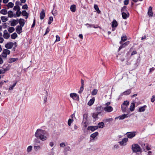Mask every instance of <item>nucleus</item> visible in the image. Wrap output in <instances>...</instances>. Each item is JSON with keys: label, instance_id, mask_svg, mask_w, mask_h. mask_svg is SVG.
Returning a JSON list of instances; mask_svg holds the SVG:
<instances>
[{"label": "nucleus", "instance_id": "obj_48", "mask_svg": "<svg viewBox=\"0 0 155 155\" xmlns=\"http://www.w3.org/2000/svg\"><path fill=\"white\" fill-rule=\"evenodd\" d=\"M98 113H94L92 114V117L94 119L97 118Z\"/></svg>", "mask_w": 155, "mask_h": 155}, {"label": "nucleus", "instance_id": "obj_50", "mask_svg": "<svg viewBox=\"0 0 155 155\" xmlns=\"http://www.w3.org/2000/svg\"><path fill=\"white\" fill-rule=\"evenodd\" d=\"M155 101V96L153 95L151 97L150 99V101H151L153 103V102Z\"/></svg>", "mask_w": 155, "mask_h": 155}, {"label": "nucleus", "instance_id": "obj_10", "mask_svg": "<svg viewBox=\"0 0 155 155\" xmlns=\"http://www.w3.org/2000/svg\"><path fill=\"white\" fill-rule=\"evenodd\" d=\"M70 96L73 99L75 100H79V96L76 93H71L70 94Z\"/></svg>", "mask_w": 155, "mask_h": 155}, {"label": "nucleus", "instance_id": "obj_5", "mask_svg": "<svg viewBox=\"0 0 155 155\" xmlns=\"http://www.w3.org/2000/svg\"><path fill=\"white\" fill-rule=\"evenodd\" d=\"M10 53V51L9 50L7 49H5L3 50L1 56L3 58H6L7 56V55L9 54Z\"/></svg>", "mask_w": 155, "mask_h": 155}, {"label": "nucleus", "instance_id": "obj_23", "mask_svg": "<svg viewBox=\"0 0 155 155\" xmlns=\"http://www.w3.org/2000/svg\"><path fill=\"white\" fill-rule=\"evenodd\" d=\"M34 148L35 151H38L42 149L40 145H35L34 147Z\"/></svg>", "mask_w": 155, "mask_h": 155}, {"label": "nucleus", "instance_id": "obj_52", "mask_svg": "<svg viewBox=\"0 0 155 155\" xmlns=\"http://www.w3.org/2000/svg\"><path fill=\"white\" fill-rule=\"evenodd\" d=\"M56 40L55 41V42L59 41H60V37L58 35H56Z\"/></svg>", "mask_w": 155, "mask_h": 155}, {"label": "nucleus", "instance_id": "obj_2", "mask_svg": "<svg viewBox=\"0 0 155 155\" xmlns=\"http://www.w3.org/2000/svg\"><path fill=\"white\" fill-rule=\"evenodd\" d=\"M131 149L134 153H138L141 152L142 150L140 146L137 143H134L131 146Z\"/></svg>", "mask_w": 155, "mask_h": 155}, {"label": "nucleus", "instance_id": "obj_11", "mask_svg": "<svg viewBox=\"0 0 155 155\" xmlns=\"http://www.w3.org/2000/svg\"><path fill=\"white\" fill-rule=\"evenodd\" d=\"M13 43L12 42L7 43L5 45V47L7 49H10L12 48L13 45Z\"/></svg>", "mask_w": 155, "mask_h": 155}, {"label": "nucleus", "instance_id": "obj_13", "mask_svg": "<svg viewBox=\"0 0 155 155\" xmlns=\"http://www.w3.org/2000/svg\"><path fill=\"white\" fill-rule=\"evenodd\" d=\"M23 27L18 25L17 26L16 30L18 34H20L22 32V28Z\"/></svg>", "mask_w": 155, "mask_h": 155}, {"label": "nucleus", "instance_id": "obj_35", "mask_svg": "<svg viewBox=\"0 0 155 155\" xmlns=\"http://www.w3.org/2000/svg\"><path fill=\"white\" fill-rule=\"evenodd\" d=\"M94 7L95 10L97 11L98 13H100L101 11L100 10L98 6L97 5H94Z\"/></svg>", "mask_w": 155, "mask_h": 155}, {"label": "nucleus", "instance_id": "obj_33", "mask_svg": "<svg viewBox=\"0 0 155 155\" xmlns=\"http://www.w3.org/2000/svg\"><path fill=\"white\" fill-rule=\"evenodd\" d=\"M18 60V58H10L9 59V63H12L13 62H15Z\"/></svg>", "mask_w": 155, "mask_h": 155}, {"label": "nucleus", "instance_id": "obj_7", "mask_svg": "<svg viewBox=\"0 0 155 155\" xmlns=\"http://www.w3.org/2000/svg\"><path fill=\"white\" fill-rule=\"evenodd\" d=\"M128 141V138L125 137L123 138L122 141H119V143L121 146H125L127 144V142Z\"/></svg>", "mask_w": 155, "mask_h": 155}, {"label": "nucleus", "instance_id": "obj_9", "mask_svg": "<svg viewBox=\"0 0 155 155\" xmlns=\"http://www.w3.org/2000/svg\"><path fill=\"white\" fill-rule=\"evenodd\" d=\"M3 36V38L6 39H8L10 37V34L8 33V31L6 30H5L4 31Z\"/></svg>", "mask_w": 155, "mask_h": 155}, {"label": "nucleus", "instance_id": "obj_34", "mask_svg": "<svg viewBox=\"0 0 155 155\" xmlns=\"http://www.w3.org/2000/svg\"><path fill=\"white\" fill-rule=\"evenodd\" d=\"M15 30V28L12 27H9L8 29V31L10 33H12Z\"/></svg>", "mask_w": 155, "mask_h": 155}, {"label": "nucleus", "instance_id": "obj_27", "mask_svg": "<svg viewBox=\"0 0 155 155\" xmlns=\"http://www.w3.org/2000/svg\"><path fill=\"white\" fill-rule=\"evenodd\" d=\"M76 6L75 5H72L70 7L71 11L73 12H74L76 11Z\"/></svg>", "mask_w": 155, "mask_h": 155}, {"label": "nucleus", "instance_id": "obj_4", "mask_svg": "<svg viewBox=\"0 0 155 155\" xmlns=\"http://www.w3.org/2000/svg\"><path fill=\"white\" fill-rule=\"evenodd\" d=\"M87 116L86 114L83 115V120L82 122V124L85 128H86L88 125V123L87 120Z\"/></svg>", "mask_w": 155, "mask_h": 155}, {"label": "nucleus", "instance_id": "obj_24", "mask_svg": "<svg viewBox=\"0 0 155 155\" xmlns=\"http://www.w3.org/2000/svg\"><path fill=\"white\" fill-rule=\"evenodd\" d=\"M45 11L42 10L40 14V18L41 19H43L45 17Z\"/></svg>", "mask_w": 155, "mask_h": 155}, {"label": "nucleus", "instance_id": "obj_17", "mask_svg": "<svg viewBox=\"0 0 155 155\" xmlns=\"http://www.w3.org/2000/svg\"><path fill=\"white\" fill-rule=\"evenodd\" d=\"M147 107V106L146 105L141 107L139 108L138 111L139 112H144L145 110Z\"/></svg>", "mask_w": 155, "mask_h": 155}, {"label": "nucleus", "instance_id": "obj_39", "mask_svg": "<svg viewBox=\"0 0 155 155\" xmlns=\"http://www.w3.org/2000/svg\"><path fill=\"white\" fill-rule=\"evenodd\" d=\"M1 18L2 21L3 22H5L8 20L7 17L5 16H2Z\"/></svg>", "mask_w": 155, "mask_h": 155}, {"label": "nucleus", "instance_id": "obj_37", "mask_svg": "<svg viewBox=\"0 0 155 155\" xmlns=\"http://www.w3.org/2000/svg\"><path fill=\"white\" fill-rule=\"evenodd\" d=\"M8 15L9 17L11 18L14 16V14L12 11H9L8 12Z\"/></svg>", "mask_w": 155, "mask_h": 155}, {"label": "nucleus", "instance_id": "obj_36", "mask_svg": "<svg viewBox=\"0 0 155 155\" xmlns=\"http://www.w3.org/2000/svg\"><path fill=\"white\" fill-rule=\"evenodd\" d=\"M14 5V4L12 2H9L7 5V6L8 7V8H12Z\"/></svg>", "mask_w": 155, "mask_h": 155}, {"label": "nucleus", "instance_id": "obj_60", "mask_svg": "<svg viewBox=\"0 0 155 155\" xmlns=\"http://www.w3.org/2000/svg\"><path fill=\"white\" fill-rule=\"evenodd\" d=\"M110 102H108L105 104V106H110Z\"/></svg>", "mask_w": 155, "mask_h": 155}, {"label": "nucleus", "instance_id": "obj_28", "mask_svg": "<svg viewBox=\"0 0 155 155\" xmlns=\"http://www.w3.org/2000/svg\"><path fill=\"white\" fill-rule=\"evenodd\" d=\"M135 105L134 103H132L130 106V110L131 111H133L134 110V108H135Z\"/></svg>", "mask_w": 155, "mask_h": 155}, {"label": "nucleus", "instance_id": "obj_12", "mask_svg": "<svg viewBox=\"0 0 155 155\" xmlns=\"http://www.w3.org/2000/svg\"><path fill=\"white\" fill-rule=\"evenodd\" d=\"M111 24L113 28H116L118 25V23L116 20H114Z\"/></svg>", "mask_w": 155, "mask_h": 155}, {"label": "nucleus", "instance_id": "obj_38", "mask_svg": "<svg viewBox=\"0 0 155 155\" xmlns=\"http://www.w3.org/2000/svg\"><path fill=\"white\" fill-rule=\"evenodd\" d=\"M127 7L126 6H124L121 9V12L122 13L124 12H128L126 9Z\"/></svg>", "mask_w": 155, "mask_h": 155}, {"label": "nucleus", "instance_id": "obj_56", "mask_svg": "<svg viewBox=\"0 0 155 155\" xmlns=\"http://www.w3.org/2000/svg\"><path fill=\"white\" fill-rule=\"evenodd\" d=\"M28 6L26 4H25L22 6V8L23 9H27L28 8Z\"/></svg>", "mask_w": 155, "mask_h": 155}, {"label": "nucleus", "instance_id": "obj_42", "mask_svg": "<svg viewBox=\"0 0 155 155\" xmlns=\"http://www.w3.org/2000/svg\"><path fill=\"white\" fill-rule=\"evenodd\" d=\"M32 149V146L30 145L27 148V152L29 153L31 152Z\"/></svg>", "mask_w": 155, "mask_h": 155}, {"label": "nucleus", "instance_id": "obj_19", "mask_svg": "<svg viewBox=\"0 0 155 155\" xmlns=\"http://www.w3.org/2000/svg\"><path fill=\"white\" fill-rule=\"evenodd\" d=\"M127 39V38L126 35H123L121 37V40L120 42V44H122V42H124L126 41Z\"/></svg>", "mask_w": 155, "mask_h": 155}, {"label": "nucleus", "instance_id": "obj_22", "mask_svg": "<svg viewBox=\"0 0 155 155\" xmlns=\"http://www.w3.org/2000/svg\"><path fill=\"white\" fill-rule=\"evenodd\" d=\"M95 101V98L94 97L92 98L87 103V104L89 106H91L94 103Z\"/></svg>", "mask_w": 155, "mask_h": 155}, {"label": "nucleus", "instance_id": "obj_40", "mask_svg": "<svg viewBox=\"0 0 155 155\" xmlns=\"http://www.w3.org/2000/svg\"><path fill=\"white\" fill-rule=\"evenodd\" d=\"M17 24V21L16 20H13L12 21L11 23V25L12 26H15Z\"/></svg>", "mask_w": 155, "mask_h": 155}, {"label": "nucleus", "instance_id": "obj_14", "mask_svg": "<svg viewBox=\"0 0 155 155\" xmlns=\"http://www.w3.org/2000/svg\"><path fill=\"white\" fill-rule=\"evenodd\" d=\"M98 129V127L96 126H90L88 127V130H91L92 131H94Z\"/></svg>", "mask_w": 155, "mask_h": 155}, {"label": "nucleus", "instance_id": "obj_20", "mask_svg": "<svg viewBox=\"0 0 155 155\" xmlns=\"http://www.w3.org/2000/svg\"><path fill=\"white\" fill-rule=\"evenodd\" d=\"M131 92V91L130 90L128 89L126 91L120 94V96H122L123 95H127L129 94Z\"/></svg>", "mask_w": 155, "mask_h": 155}, {"label": "nucleus", "instance_id": "obj_63", "mask_svg": "<svg viewBox=\"0 0 155 155\" xmlns=\"http://www.w3.org/2000/svg\"><path fill=\"white\" fill-rule=\"evenodd\" d=\"M2 56H0V64H2L3 62V60L1 58Z\"/></svg>", "mask_w": 155, "mask_h": 155}, {"label": "nucleus", "instance_id": "obj_49", "mask_svg": "<svg viewBox=\"0 0 155 155\" xmlns=\"http://www.w3.org/2000/svg\"><path fill=\"white\" fill-rule=\"evenodd\" d=\"M16 84V82L14 83V84L12 86H10L9 87V89L10 90H13V88L15 87Z\"/></svg>", "mask_w": 155, "mask_h": 155}, {"label": "nucleus", "instance_id": "obj_3", "mask_svg": "<svg viewBox=\"0 0 155 155\" xmlns=\"http://www.w3.org/2000/svg\"><path fill=\"white\" fill-rule=\"evenodd\" d=\"M129 102L127 101H124L121 105V110L123 112H127L128 106L129 104Z\"/></svg>", "mask_w": 155, "mask_h": 155}, {"label": "nucleus", "instance_id": "obj_26", "mask_svg": "<svg viewBox=\"0 0 155 155\" xmlns=\"http://www.w3.org/2000/svg\"><path fill=\"white\" fill-rule=\"evenodd\" d=\"M19 23L20 25L22 27H23L25 24V20L23 19H20L19 20Z\"/></svg>", "mask_w": 155, "mask_h": 155}, {"label": "nucleus", "instance_id": "obj_1", "mask_svg": "<svg viewBox=\"0 0 155 155\" xmlns=\"http://www.w3.org/2000/svg\"><path fill=\"white\" fill-rule=\"evenodd\" d=\"M35 136L42 141H46L48 138V134L46 131L41 129H38L36 130Z\"/></svg>", "mask_w": 155, "mask_h": 155}, {"label": "nucleus", "instance_id": "obj_15", "mask_svg": "<svg viewBox=\"0 0 155 155\" xmlns=\"http://www.w3.org/2000/svg\"><path fill=\"white\" fill-rule=\"evenodd\" d=\"M122 15L124 19H126L128 18L129 16V14L128 12H124L122 13Z\"/></svg>", "mask_w": 155, "mask_h": 155}, {"label": "nucleus", "instance_id": "obj_31", "mask_svg": "<svg viewBox=\"0 0 155 155\" xmlns=\"http://www.w3.org/2000/svg\"><path fill=\"white\" fill-rule=\"evenodd\" d=\"M98 92V90L96 89H94L92 91L91 94L92 95H96Z\"/></svg>", "mask_w": 155, "mask_h": 155}, {"label": "nucleus", "instance_id": "obj_58", "mask_svg": "<svg viewBox=\"0 0 155 155\" xmlns=\"http://www.w3.org/2000/svg\"><path fill=\"white\" fill-rule=\"evenodd\" d=\"M85 25L87 26V27H91V26H92L93 25L92 24H90L87 23L85 24Z\"/></svg>", "mask_w": 155, "mask_h": 155}, {"label": "nucleus", "instance_id": "obj_25", "mask_svg": "<svg viewBox=\"0 0 155 155\" xmlns=\"http://www.w3.org/2000/svg\"><path fill=\"white\" fill-rule=\"evenodd\" d=\"M11 67V65H8L6 67V68L2 69L1 70L2 71L3 73L4 74L5 72L9 70L10 69Z\"/></svg>", "mask_w": 155, "mask_h": 155}, {"label": "nucleus", "instance_id": "obj_45", "mask_svg": "<svg viewBox=\"0 0 155 155\" xmlns=\"http://www.w3.org/2000/svg\"><path fill=\"white\" fill-rule=\"evenodd\" d=\"M74 120L73 119H69L68 121V125L70 126L71 125V124L72 122H73Z\"/></svg>", "mask_w": 155, "mask_h": 155}, {"label": "nucleus", "instance_id": "obj_61", "mask_svg": "<svg viewBox=\"0 0 155 155\" xmlns=\"http://www.w3.org/2000/svg\"><path fill=\"white\" fill-rule=\"evenodd\" d=\"M4 41V39L3 38L0 37V43H2Z\"/></svg>", "mask_w": 155, "mask_h": 155}, {"label": "nucleus", "instance_id": "obj_62", "mask_svg": "<svg viewBox=\"0 0 155 155\" xmlns=\"http://www.w3.org/2000/svg\"><path fill=\"white\" fill-rule=\"evenodd\" d=\"M54 143L53 142H51L49 143V145L51 147H52L54 145Z\"/></svg>", "mask_w": 155, "mask_h": 155}, {"label": "nucleus", "instance_id": "obj_16", "mask_svg": "<svg viewBox=\"0 0 155 155\" xmlns=\"http://www.w3.org/2000/svg\"><path fill=\"white\" fill-rule=\"evenodd\" d=\"M130 43V41H127L126 42L124 43H123L122 44H121L122 45L120 46L119 48V50H121L122 48H124L126 46H127Z\"/></svg>", "mask_w": 155, "mask_h": 155}, {"label": "nucleus", "instance_id": "obj_57", "mask_svg": "<svg viewBox=\"0 0 155 155\" xmlns=\"http://www.w3.org/2000/svg\"><path fill=\"white\" fill-rule=\"evenodd\" d=\"M50 31V29L49 28H48L46 30L45 33L44 34V35H45L47 34Z\"/></svg>", "mask_w": 155, "mask_h": 155}, {"label": "nucleus", "instance_id": "obj_54", "mask_svg": "<svg viewBox=\"0 0 155 155\" xmlns=\"http://www.w3.org/2000/svg\"><path fill=\"white\" fill-rule=\"evenodd\" d=\"M60 145L61 147H64L66 146V144L64 143H62L60 144Z\"/></svg>", "mask_w": 155, "mask_h": 155}, {"label": "nucleus", "instance_id": "obj_46", "mask_svg": "<svg viewBox=\"0 0 155 155\" xmlns=\"http://www.w3.org/2000/svg\"><path fill=\"white\" fill-rule=\"evenodd\" d=\"M53 17H50L49 18V21L48 24L50 25L52 22L53 21Z\"/></svg>", "mask_w": 155, "mask_h": 155}, {"label": "nucleus", "instance_id": "obj_32", "mask_svg": "<svg viewBox=\"0 0 155 155\" xmlns=\"http://www.w3.org/2000/svg\"><path fill=\"white\" fill-rule=\"evenodd\" d=\"M98 128H103L104 127V124L103 122H101L98 123Z\"/></svg>", "mask_w": 155, "mask_h": 155}, {"label": "nucleus", "instance_id": "obj_6", "mask_svg": "<svg viewBox=\"0 0 155 155\" xmlns=\"http://www.w3.org/2000/svg\"><path fill=\"white\" fill-rule=\"evenodd\" d=\"M104 110L106 113H110L113 110V108L112 106H104Z\"/></svg>", "mask_w": 155, "mask_h": 155}, {"label": "nucleus", "instance_id": "obj_59", "mask_svg": "<svg viewBox=\"0 0 155 155\" xmlns=\"http://www.w3.org/2000/svg\"><path fill=\"white\" fill-rule=\"evenodd\" d=\"M4 74L2 71L1 69H0V79H1L2 78L4 75H2V76L1 75V74Z\"/></svg>", "mask_w": 155, "mask_h": 155}, {"label": "nucleus", "instance_id": "obj_47", "mask_svg": "<svg viewBox=\"0 0 155 155\" xmlns=\"http://www.w3.org/2000/svg\"><path fill=\"white\" fill-rule=\"evenodd\" d=\"M21 13V11H20V10H18L16 12V16L17 17L20 16Z\"/></svg>", "mask_w": 155, "mask_h": 155}, {"label": "nucleus", "instance_id": "obj_21", "mask_svg": "<svg viewBox=\"0 0 155 155\" xmlns=\"http://www.w3.org/2000/svg\"><path fill=\"white\" fill-rule=\"evenodd\" d=\"M127 115L125 114H123L122 115L118 117H117L115 118V119L117 120L118 119H119V120H123L126 117Z\"/></svg>", "mask_w": 155, "mask_h": 155}, {"label": "nucleus", "instance_id": "obj_8", "mask_svg": "<svg viewBox=\"0 0 155 155\" xmlns=\"http://www.w3.org/2000/svg\"><path fill=\"white\" fill-rule=\"evenodd\" d=\"M136 133L135 132H128L127 133L126 135L128 138L131 139L135 136Z\"/></svg>", "mask_w": 155, "mask_h": 155}, {"label": "nucleus", "instance_id": "obj_44", "mask_svg": "<svg viewBox=\"0 0 155 155\" xmlns=\"http://www.w3.org/2000/svg\"><path fill=\"white\" fill-rule=\"evenodd\" d=\"M1 14L3 15H6L7 13V12L5 9H2L0 11Z\"/></svg>", "mask_w": 155, "mask_h": 155}, {"label": "nucleus", "instance_id": "obj_29", "mask_svg": "<svg viewBox=\"0 0 155 155\" xmlns=\"http://www.w3.org/2000/svg\"><path fill=\"white\" fill-rule=\"evenodd\" d=\"M11 38L12 39H15L18 37V35L16 33H14L11 35Z\"/></svg>", "mask_w": 155, "mask_h": 155}, {"label": "nucleus", "instance_id": "obj_55", "mask_svg": "<svg viewBox=\"0 0 155 155\" xmlns=\"http://www.w3.org/2000/svg\"><path fill=\"white\" fill-rule=\"evenodd\" d=\"M129 0H125L124 1V4L125 5H127L129 3Z\"/></svg>", "mask_w": 155, "mask_h": 155}, {"label": "nucleus", "instance_id": "obj_43", "mask_svg": "<svg viewBox=\"0 0 155 155\" xmlns=\"http://www.w3.org/2000/svg\"><path fill=\"white\" fill-rule=\"evenodd\" d=\"M21 14L24 16H26L27 18L28 17V14L26 11H23L21 12Z\"/></svg>", "mask_w": 155, "mask_h": 155}, {"label": "nucleus", "instance_id": "obj_51", "mask_svg": "<svg viewBox=\"0 0 155 155\" xmlns=\"http://www.w3.org/2000/svg\"><path fill=\"white\" fill-rule=\"evenodd\" d=\"M105 120L106 122H111L113 121V119L112 118L106 119Z\"/></svg>", "mask_w": 155, "mask_h": 155}, {"label": "nucleus", "instance_id": "obj_64", "mask_svg": "<svg viewBox=\"0 0 155 155\" xmlns=\"http://www.w3.org/2000/svg\"><path fill=\"white\" fill-rule=\"evenodd\" d=\"M118 147H119L118 145L117 144H116L114 146V149H117V148H118Z\"/></svg>", "mask_w": 155, "mask_h": 155}, {"label": "nucleus", "instance_id": "obj_18", "mask_svg": "<svg viewBox=\"0 0 155 155\" xmlns=\"http://www.w3.org/2000/svg\"><path fill=\"white\" fill-rule=\"evenodd\" d=\"M148 14L150 17L153 16L152 8L151 6L149 7L148 10Z\"/></svg>", "mask_w": 155, "mask_h": 155}, {"label": "nucleus", "instance_id": "obj_41", "mask_svg": "<svg viewBox=\"0 0 155 155\" xmlns=\"http://www.w3.org/2000/svg\"><path fill=\"white\" fill-rule=\"evenodd\" d=\"M17 2L16 3V4H17ZM13 9L14 10L18 11V10H20V8L18 5H16L14 7Z\"/></svg>", "mask_w": 155, "mask_h": 155}, {"label": "nucleus", "instance_id": "obj_53", "mask_svg": "<svg viewBox=\"0 0 155 155\" xmlns=\"http://www.w3.org/2000/svg\"><path fill=\"white\" fill-rule=\"evenodd\" d=\"M83 89H84V86H81L80 88V90L78 92L79 93H81L82 92V91L83 90Z\"/></svg>", "mask_w": 155, "mask_h": 155}, {"label": "nucleus", "instance_id": "obj_30", "mask_svg": "<svg viewBox=\"0 0 155 155\" xmlns=\"http://www.w3.org/2000/svg\"><path fill=\"white\" fill-rule=\"evenodd\" d=\"M98 134V133L97 132H96L91 134L90 137L93 139L95 138L97 136Z\"/></svg>", "mask_w": 155, "mask_h": 155}]
</instances>
